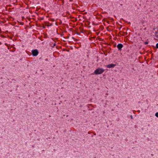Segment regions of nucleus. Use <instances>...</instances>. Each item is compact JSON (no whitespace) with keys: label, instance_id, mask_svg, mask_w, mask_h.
Wrapping results in <instances>:
<instances>
[{"label":"nucleus","instance_id":"nucleus-1","mask_svg":"<svg viewBox=\"0 0 158 158\" xmlns=\"http://www.w3.org/2000/svg\"><path fill=\"white\" fill-rule=\"evenodd\" d=\"M104 71V70L102 68H98L95 70L94 73L96 75L102 74Z\"/></svg>","mask_w":158,"mask_h":158},{"label":"nucleus","instance_id":"nucleus-2","mask_svg":"<svg viewBox=\"0 0 158 158\" xmlns=\"http://www.w3.org/2000/svg\"><path fill=\"white\" fill-rule=\"evenodd\" d=\"M32 53L33 56H36L38 55L39 52L37 49H35L32 51Z\"/></svg>","mask_w":158,"mask_h":158},{"label":"nucleus","instance_id":"nucleus-3","mask_svg":"<svg viewBox=\"0 0 158 158\" xmlns=\"http://www.w3.org/2000/svg\"><path fill=\"white\" fill-rule=\"evenodd\" d=\"M116 65L115 64H110L106 65V67L109 68H111L114 67Z\"/></svg>","mask_w":158,"mask_h":158},{"label":"nucleus","instance_id":"nucleus-4","mask_svg":"<svg viewBox=\"0 0 158 158\" xmlns=\"http://www.w3.org/2000/svg\"><path fill=\"white\" fill-rule=\"evenodd\" d=\"M123 46L122 44H119L117 45V47L119 50H120L123 47Z\"/></svg>","mask_w":158,"mask_h":158},{"label":"nucleus","instance_id":"nucleus-5","mask_svg":"<svg viewBox=\"0 0 158 158\" xmlns=\"http://www.w3.org/2000/svg\"><path fill=\"white\" fill-rule=\"evenodd\" d=\"M155 116L158 118V112H157L155 114Z\"/></svg>","mask_w":158,"mask_h":158},{"label":"nucleus","instance_id":"nucleus-6","mask_svg":"<svg viewBox=\"0 0 158 158\" xmlns=\"http://www.w3.org/2000/svg\"><path fill=\"white\" fill-rule=\"evenodd\" d=\"M156 47L158 48V43H157L156 44Z\"/></svg>","mask_w":158,"mask_h":158},{"label":"nucleus","instance_id":"nucleus-7","mask_svg":"<svg viewBox=\"0 0 158 158\" xmlns=\"http://www.w3.org/2000/svg\"><path fill=\"white\" fill-rule=\"evenodd\" d=\"M148 44V42H144V44Z\"/></svg>","mask_w":158,"mask_h":158}]
</instances>
